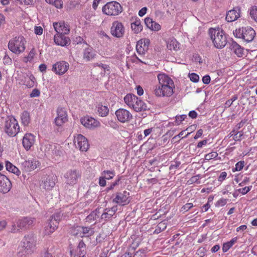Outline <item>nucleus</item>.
Returning <instances> with one entry per match:
<instances>
[{
	"instance_id": "f257e3e1",
	"label": "nucleus",
	"mask_w": 257,
	"mask_h": 257,
	"mask_svg": "<svg viewBox=\"0 0 257 257\" xmlns=\"http://www.w3.org/2000/svg\"><path fill=\"white\" fill-rule=\"evenodd\" d=\"M209 33L214 46L216 48L221 49L225 46L227 39L222 30L211 28L209 29Z\"/></svg>"
},
{
	"instance_id": "f03ea898",
	"label": "nucleus",
	"mask_w": 257,
	"mask_h": 257,
	"mask_svg": "<svg viewBox=\"0 0 257 257\" xmlns=\"http://www.w3.org/2000/svg\"><path fill=\"white\" fill-rule=\"evenodd\" d=\"M4 131L9 136H15L20 131L18 121L13 116L8 117L5 121Z\"/></svg>"
},
{
	"instance_id": "7ed1b4c3",
	"label": "nucleus",
	"mask_w": 257,
	"mask_h": 257,
	"mask_svg": "<svg viewBox=\"0 0 257 257\" xmlns=\"http://www.w3.org/2000/svg\"><path fill=\"white\" fill-rule=\"evenodd\" d=\"M233 33L236 37L242 38L247 42L252 41L256 35L255 31L250 27L236 29Z\"/></svg>"
},
{
	"instance_id": "20e7f679",
	"label": "nucleus",
	"mask_w": 257,
	"mask_h": 257,
	"mask_svg": "<svg viewBox=\"0 0 257 257\" xmlns=\"http://www.w3.org/2000/svg\"><path fill=\"white\" fill-rule=\"evenodd\" d=\"M124 102L136 111L145 110L147 106L140 97H123Z\"/></svg>"
},
{
	"instance_id": "39448f33",
	"label": "nucleus",
	"mask_w": 257,
	"mask_h": 257,
	"mask_svg": "<svg viewBox=\"0 0 257 257\" xmlns=\"http://www.w3.org/2000/svg\"><path fill=\"white\" fill-rule=\"evenodd\" d=\"M25 44L24 38L23 36H19L10 41L8 47L13 53L20 54L25 50Z\"/></svg>"
},
{
	"instance_id": "423d86ee",
	"label": "nucleus",
	"mask_w": 257,
	"mask_h": 257,
	"mask_svg": "<svg viewBox=\"0 0 257 257\" xmlns=\"http://www.w3.org/2000/svg\"><path fill=\"white\" fill-rule=\"evenodd\" d=\"M122 10L120 4L114 1L107 3L102 9L103 13L108 16H117Z\"/></svg>"
},
{
	"instance_id": "0eeeda50",
	"label": "nucleus",
	"mask_w": 257,
	"mask_h": 257,
	"mask_svg": "<svg viewBox=\"0 0 257 257\" xmlns=\"http://www.w3.org/2000/svg\"><path fill=\"white\" fill-rule=\"evenodd\" d=\"M36 244L35 237L32 235H27L22 241V248H24L25 253L31 254L35 250Z\"/></svg>"
},
{
	"instance_id": "6e6552de",
	"label": "nucleus",
	"mask_w": 257,
	"mask_h": 257,
	"mask_svg": "<svg viewBox=\"0 0 257 257\" xmlns=\"http://www.w3.org/2000/svg\"><path fill=\"white\" fill-rule=\"evenodd\" d=\"M34 220V218L31 217H26L19 220L17 223V226L15 224L12 225L11 232L15 233L20 231L23 229L29 227L33 225Z\"/></svg>"
},
{
	"instance_id": "1a4fd4ad",
	"label": "nucleus",
	"mask_w": 257,
	"mask_h": 257,
	"mask_svg": "<svg viewBox=\"0 0 257 257\" xmlns=\"http://www.w3.org/2000/svg\"><path fill=\"white\" fill-rule=\"evenodd\" d=\"M60 146L55 144H46L42 147V150L47 157H55L60 155Z\"/></svg>"
},
{
	"instance_id": "9d476101",
	"label": "nucleus",
	"mask_w": 257,
	"mask_h": 257,
	"mask_svg": "<svg viewBox=\"0 0 257 257\" xmlns=\"http://www.w3.org/2000/svg\"><path fill=\"white\" fill-rule=\"evenodd\" d=\"M73 142L76 147L81 151H86L89 148L87 139L81 134L74 136Z\"/></svg>"
},
{
	"instance_id": "9b49d317",
	"label": "nucleus",
	"mask_w": 257,
	"mask_h": 257,
	"mask_svg": "<svg viewBox=\"0 0 257 257\" xmlns=\"http://www.w3.org/2000/svg\"><path fill=\"white\" fill-rule=\"evenodd\" d=\"M173 84H168L165 86H158L155 89V93L156 96H171L173 93Z\"/></svg>"
},
{
	"instance_id": "f8f14e48",
	"label": "nucleus",
	"mask_w": 257,
	"mask_h": 257,
	"mask_svg": "<svg viewBox=\"0 0 257 257\" xmlns=\"http://www.w3.org/2000/svg\"><path fill=\"white\" fill-rule=\"evenodd\" d=\"M57 177L53 174L45 177L40 185L41 188L46 191L51 190L55 185Z\"/></svg>"
},
{
	"instance_id": "ddd939ff",
	"label": "nucleus",
	"mask_w": 257,
	"mask_h": 257,
	"mask_svg": "<svg viewBox=\"0 0 257 257\" xmlns=\"http://www.w3.org/2000/svg\"><path fill=\"white\" fill-rule=\"evenodd\" d=\"M115 116L118 121L121 123L128 122L133 117L131 113L124 108H119L115 111Z\"/></svg>"
},
{
	"instance_id": "4468645a",
	"label": "nucleus",
	"mask_w": 257,
	"mask_h": 257,
	"mask_svg": "<svg viewBox=\"0 0 257 257\" xmlns=\"http://www.w3.org/2000/svg\"><path fill=\"white\" fill-rule=\"evenodd\" d=\"M57 116L55 119V123L57 126H62L68 120V115L66 109L59 107L57 110Z\"/></svg>"
},
{
	"instance_id": "2eb2a0df",
	"label": "nucleus",
	"mask_w": 257,
	"mask_h": 257,
	"mask_svg": "<svg viewBox=\"0 0 257 257\" xmlns=\"http://www.w3.org/2000/svg\"><path fill=\"white\" fill-rule=\"evenodd\" d=\"M64 177L67 184L74 185L77 183L78 179L80 177V174L76 170H71L66 173Z\"/></svg>"
},
{
	"instance_id": "dca6fc26",
	"label": "nucleus",
	"mask_w": 257,
	"mask_h": 257,
	"mask_svg": "<svg viewBox=\"0 0 257 257\" xmlns=\"http://www.w3.org/2000/svg\"><path fill=\"white\" fill-rule=\"evenodd\" d=\"M69 68V64L64 61L56 62L53 65L52 71L56 74L62 75L65 74Z\"/></svg>"
},
{
	"instance_id": "f3484780",
	"label": "nucleus",
	"mask_w": 257,
	"mask_h": 257,
	"mask_svg": "<svg viewBox=\"0 0 257 257\" xmlns=\"http://www.w3.org/2000/svg\"><path fill=\"white\" fill-rule=\"evenodd\" d=\"M22 169L26 172H31L40 166V162L35 158H30L21 164Z\"/></svg>"
},
{
	"instance_id": "a211bd4d",
	"label": "nucleus",
	"mask_w": 257,
	"mask_h": 257,
	"mask_svg": "<svg viewBox=\"0 0 257 257\" xmlns=\"http://www.w3.org/2000/svg\"><path fill=\"white\" fill-rule=\"evenodd\" d=\"M81 124L85 127L94 129L100 126V122L95 118L89 116H86L80 120Z\"/></svg>"
},
{
	"instance_id": "6ab92c4d",
	"label": "nucleus",
	"mask_w": 257,
	"mask_h": 257,
	"mask_svg": "<svg viewBox=\"0 0 257 257\" xmlns=\"http://www.w3.org/2000/svg\"><path fill=\"white\" fill-rule=\"evenodd\" d=\"M124 28L121 23L115 21L111 27V34L117 38L122 37L124 34Z\"/></svg>"
},
{
	"instance_id": "aec40b11",
	"label": "nucleus",
	"mask_w": 257,
	"mask_h": 257,
	"mask_svg": "<svg viewBox=\"0 0 257 257\" xmlns=\"http://www.w3.org/2000/svg\"><path fill=\"white\" fill-rule=\"evenodd\" d=\"M130 194L126 191L122 193H117L116 197L113 199V202L119 205H124L127 204L130 202Z\"/></svg>"
},
{
	"instance_id": "412c9836",
	"label": "nucleus",
	"mask_w": 257,
	"mask_h": 257,
	"mask_svg": "<svg viewBox=\"0 0 257 257\" xmlns=\"http://www.w3.org/2000/svg\"><path fill=\"white\" fill-rule=\"evenodd\" d=\"M12 188V183L10 180L4 175L0 173V192L8 193Z\"/></svg>"
},
{
	"instance_id": "4be33fe9",
	"label": "nucleus",
	"mask_w": 257,
	"mask_h": 257,
	"mask_svg": "<svg viewBox=\"0 0 257 257\" xmlns=\"http://www.w3.org/2000/svg\"><path fill=\"white\" fill-rule=\"evenodd\" d=\"M65 34L57 33L54 36V40L55 44L61 46H66L70 44V39L65 36Z\"/></svg>"
},
{
	"instance_id": "5701e85b",
	"label": "nucleus",
	"mask_w": 257,
	"mask_h": 257,
	"mask_svg": "<svg viewBox=\"0 0 257 257\" xmlns=\"http://www.w3.org/2000/svg\"><path fill=\"white\" fill-rule=\"evenodd\" d=\"M240 9L236 7L233 9L228 11L226 15V20L228 22H232L236 20L240 17Z\"/></svg>"
},
{
	"instance_id": "b1692460",
	"label": "nucleus",
	"mask_w": 257,
	"mask_h": 257,
	"mask_svg": "<svg viewBox=\"0 0 257 257\" xmlns=\"http://www.w3.org/2000/svg\"><path fill=\"white\" fill-rule=\"evenodd\" d=\"M35 137L32 134H26L23 137V145L27 150L30 149L34 144Z\"/></svg>"
},
{
	"instance_id": "393cba45",
	"label": "nucleus",
	"mask_w": 257,
	"mask_h": 257,
	"mask_svg": "<svg viewBox=\"0 0 257 257\" xmlns=\"http://www.w3.org/2000/svg\"><path fill=\"white\" fill-rule=\"evenodd\" d=\"M53 27L57 33L68 34L70 32V29L68 25L64 22L53 23Z\"/></svg>"
},
{
	"instance_id": "a878e982",
	"label": "nucleus",
	"mask_w": 257,
	"mask_h": 257,
	"mask_svg": "<svg viewBox=\"0 0 257 257\" xmlns=\"http://www.w3.org/2000/svg\"><path fill=\"white\" fill-rule=\"evenodd\" d=\"M229 49L239 57H242L243 55V48L234 41L229 43Z\"/></svg>"
},
{
	"instance_id": "bb28decb",
	"label": "nucleus",
	"mask_w": 257,
	"mask_h": 257,
	"mask_svg": "<svg viewBox=\"0 0 257 257\" xmlns=\"http://www.w3.org/2000/svg\"><path fill=\"white\" fill-rule=\"evenodd\" d=\"M57 222L55 223L53 219H50L45 226L44 233L45 235H49L53 233L57 228Z\"/></svg>"
},
{
	"instance_id": "cd10ccee",
	"label": "nucleus",
	"mask_w": 257,
	"mask_h": 257,
	"mask_svg": "<svg viewBox=\"0 0 257 257\" xmlns=\"http://www.w3.org/2000/svg\"><path fill=\"white\" fill-rule=\"evenodd\" d=\"M158 79L159 82L158 86H160V87L168 84H173V80L165 74H159L158 75Z\"/></svg>"
},
{
	"instance_id": "c85d7f7f",
	"label": "nucleus",
	"mask_w": 257,
	"mask_h": 257,
	"mask_svg": "<svg viewBox=\"0 0 257 257\" xmlns=\"http://www.w3.org/2000/svg\"><path fill=\"white\" fill-rule=\"evenodd\" d=\"M116 210V206H113L110 209H105L101 215V218L105 220L110 219L115 214Z\"/></svg>"
},
{
	"instance_id": "c756f323",
	"label": "nucleus",
	"mask_w": 257,
	"mask_h": 257,
	"mask_svg": "<svg viewBox=\"0 0 257 257\" xmlns=\"http://www.w3.org/2000/svg\"><path fill=\"white\" fill-rule=\"evenodd\" d=\"M95 56V51L92 48H86L83 52V58L88 61L94 58Z\"/></svg>"
},
{
	"instance_id": "7c9ffc66",
	"label": "nucleus",
	"mask_w": 257,
	"mask_h": 257,
	"mask_svg": "<svg viewBox=\"0 0 257 257\" xmlns=\"http://www.w3.org/2000/svg\"><path fill=\"white\" fill-rule=\"evenodd\" d=\"M97 112L98 115L101 117L107 116L109 113V109L106 105H103L101 103H99L97 106Z\"/></svg>"
},
{
	"instance_id": "2f4dec72",
	"label": "nucleus",
	"mask_w": 257,
	"mask_h": 257,
	"mask_svg": "<svg viewBox=\"0 0 257 257\" xmlns=\"http://www.w3.org/2000/svg\"><path fill=\"white\" fill-rule=\"evenodd\" d=\"M131 28L135 33L138 34L143 30V26L141 25L139 19H135V22L132 23Z\"/></svg>"
},
{
	"instance_id": "473e14b6",
	"label": "nucleus",
	"mask_w": 257,
	"mask_h": 257,
	"mask_svg": "<svg viewBox=\"0 0 257 257\" xmlns=\"http://www.w3.org/2000/svg\"><path fill=\"white\" fill-rule=\"evenodd\" d=\"M6 168L7 171L16 174L18 176L21 174L20 171L9 161H7L6 163Z\"/></svg>"
},
{
	"instance_id": "72a5a7b5",
	"label": "nucleus",
	"mask_w": 257,
	"mask_h": 257,
	"mask_svg": "<svg viewBox=\"0 0 257 257\" xmlns=\"http://www.w3.org/2000/svg\"><path fill=\"white\" fill-rule=\"evenodd\" d=\"M21 119L22 123L25 125L27 126L30 123L31 118L29 112L27 111H24L21 115Z\"/></svg>"
},
{
	"instance_id": "f704fd0d",
	"label": "nucleus",
	"mask_w": 257,
	"mask_h": 257,
	"mask_svg": "<svg viewBox=\"0 0 257 257\" xmlns=\"http://www.w3.org/2000/svg\"><path fill=\"white\" fill-rule=\"evenodd\" d=\"M100 215L99 209H96L95 211L92 212L86 218V221L91 222L92 220H96Z\"/></svg>"
},
{
	"instance_id": "c9c22d12",
	"label": "nucleus",
	"mask_w": 257,
	"mask_h": 257,
	"mask_svg": "<svg viewBox=\"0 0 257 257\" xmlns=\"http://www.w3.org/2000/svg\"><path fill=\"white\" fill-rule=\"evenodd\" d=\"M167 48L171 50H177L179 48V43L175 39L169 40L167 42Z\"/></svg>"
},
{
	"instance_id": "e433bc0d",
	"label": "nucleus",
	"mask_w": 257,
	"mask_h": 257,
	"mask_svg": "<svg viewBox=\"0 0 257 257\" xmlns=\"http://www.w3.org/2000/svg\"><path fill=\"white\" fill-rule=\"evenodd\" d=\"M82 230L83 233V237H88L91 236L94 233V228L90 227L82 226Z\"/></svg>"
},
{
	"instance_id": "4c0bfd02",
	"label": "nucleus",
	"mask_w": 257,
	"mask_h": 257,
	"mask_svg": "<svg viewBox=\"0 0 257 257\" xmlns=\"http://www.w3.org/2000/svg\"><path fill=\"white\" fill-rule=\"evenodd\" d=\"M82 230V226H77L71 229V233L73 235L82 237L83 233Z\"/></svg>"
},
{
	"instance_id": "58836bf2",
	"label": "nucleus",
	"mask_w": 257,
	"mask_h": 257,
	"mask_svg": "<svg viewBox=\"0 0 257 257\" xmlns=\"http://www.w3.org/2000/svg\"><path fill=\"white\" fill-rule=\"evenodd\" d=\"M65 217V216H64L63 213H62L61 212H59L56 213L54 215H53L51 216L50 219H53V221L55 223L57 222V224L58 225L60 221L63 218H64Z\"/></svg>"
},
{
	"instance_id": "ea45409f",
	"label": "nucleus",
	"mask_w": 257,
	"mask_h": 257,
	"mask_svg": "<svg viewBox=\"0 0 257 257\" xmlns=\"http://www.w3.org/2000/svg\"><path fill=\"white\" fill-rule=\"evenodd\" d=\"M115 175V173L113 170H104L101 173V175L107 180L111 179Z\"/></svg>"
},
{
	"instance_id": "a19ab883",
	"label": "nucleus",
	"mask_w": 257,
	"mask_h": 257,
	"mask_svg": "<svg viewBox=\"0 0 257 257\" xmlns=\"http://www.w3.org/2000/svg\"><path fill=\"white\" fill-rule=\"evenodd\" d=\"M236 238H232L230 241L224 243L223 244L222 250L223 252H226L236 241Z\"/></svg>"
},
{
	"instance_id": "79ce46f5",
	"label": "nucleus",
	"mask_w": 257,
	"mask_h": 257,
	"mask_svg": "<svg viewBox=\"0 0 257 257\" xmlns=\"http://www.w3.org/2000/svg\"><path fill=\"white\" fill-rule=\"evenodd\" d=\"M46 3L55 6V7L58 9L62 8L63 3L62 0H45Z\"/></svg>"
},
{
	"instance_id": "37998d69",
	"label": "nucleus",
	"mask_w": 257,
	"mask_h": 257,
	"mask_svg": "<svg viewBox=\"0 0 257 257\" xmlns=\"http://www.w3.org/2000/svg\"><path fill=\"white\" fill-rule=\"evenodd\" d=\"M143 40H139L136 45V50L138 53L142 54L145 53V48L143 47Z\"/></svg>"
},
{
	"instance_id": "c03bdc74",
	"label": "nucleus",
	"mask_w": 257,
	"mask_h": 257,
	"mask_svg": "<svg viewBox=\"0 0 257 257\" xmlns=\"http://www.w3.org/2000/svg\"><path fill=\"white\" fill-rule=\"evenodd\" d=\"M249 14L251 18L257 22V7L253 6L250 9Z\"/></svg>"
},
{
	"instance_id": "a18cd8bd",
	"label": "nucleus",
	"mask_w": 257,
	"mask_h": 257,
	"mask_svg": "<svg viewBox=\"0 0 257 257\" xmlns=\"http://www.w3.org/2000/svg\"><path fill=\"white\" fill-rule=\"evenodd\" d=\"M103 123L107 126H109L112 128H116V124L113 121L112 119L109 120L108 119L106 120H104L103 121Z\"/></svg>"
},
{
	"instance_id": "49530a36",
	"label": "nucleus",
	"mask_w": 257,
	"mask_h": 257,
	"mask_svg": "<svg viewBox=\"0 0 257 257\" xmlns=\"http://www.w3.org/2000/svg\"><path fill=\"white\" fill-rule=\"evenodd\" d=\"M218 156V154L216 152H212L206 154L205 156V159L210 160L216 158Z\"/></svg>"
},
{
	"instance_id": "de8ad7c7",
	"label": "nucleus",
	"mask_w": 257,
	"mask_h": 257,
	"mask_svg": "<svg viewBox=\"0 0 257 257\" xmlns=\"http://www.w3.org/2000/svg\"><path fill=\"white\" fill-rule=\"evenodd\" d=\"M244 165V161H239L236 164L235 168L233 169L232 170L233 172L239 171L243 168Z\"/></svg>"
},
{
	"instance_id": "09e8293b",
	"label": "nucleus",
	"mask_w": 257,
	"mask_h": 257,
	"mask_svg": "<svg viewBox=\"0 0 257 257\" xmlns=\"http://www.w3.org/2000/svg\"><path fill=\"white\" fill-rule=\"evenodd\" d=\"M187 117L185 114H182L180 115H177L175 117V122L176 125H179L183 120H184Z\"/></svg>"
},
{
	"instance_id": "8fccbe9b",
	"label": "nucleus",
	"mask_w": 257,
	"mask_h": 257,
	"mask_svg": "<svg viewBox=\"0 0 257 257\" xmlns=\"http://www.w3.org/2000/svg\"><path fill=\"white\" fill-rule=\"evenodd\" d=\"M189 77L191 81L193 82H197L199 80V77L198 75L195 73H192L189 74Z\"/></svg>"
},
{
	"instance_id": "3c124183",
	"label": "nucleus",
	"mask_w": 257,
	"mask_h": 257,
	"mask_svg": "<svg viewBox=\"0 0 257 257\" xmlns=\"http://www.w3.org/2000/svg\"><path fill=\"white\" fill-rule=\"evenodd\" d=\"M193 206V205L191 203H186L181 207V211L185 212L191 209Z\"/></svg>"
},
{
	"instance_id": "603ef678",
	"label": "nucleus",
	"mask_w": 257,
	"mask_h": 257,
	"mask_svg": "<svg viewBox=\"0 0 257 257\" xmlns=\"http://www.w3.org/2000/svg\"><path fill=\"white\" fill-rule=\"evenodd\" d=\"M36 54V53L35 49L34 48L32 49L29 52L28 57H27V61H31L32 60Z\"/></svg>"
},
{
	"instance_id": "864d4df0",
	"label": "nucleus",
	"mask_w": 257,
	"mask_h": 257,
	"mask_svg": "<svg viewBox=\"0 0 257 257\" xmlns=\"http://www.w3.org/2000/svg\"><path fill=\"white\" fill-rule=\"evenodd\" d=\"M200 179V176L199 175L193 176L190 178V179L188 181L190 184H192L194 183H196L197 184H199L200 181H199V179Z\"/></svg>"
},
{
	"instance_id": "5fc2aeb1",
	"label": "nucleus",
	"mask_w": 257,
	"mask_h": 257,
	"mask_svg": "<svg viewBox=\"0 0 257 257\" xmlns=\"http://www.w3.org/2000/svg\"><path fill=\"white\" fill-rule=\"evenodd\" d=\"M251 188H252L251 186L245 187L244 188L239 189L238 190V191L239 193H241L242 195H244V194H246L247 192H248L250 190Z\"/></svg>"
},
{
	"instance_id": "6e6d98bb",
	"label": "nucleus",
	"mask_w": 257,
	"mask_h": 257,
	"mask_svg": "<svg viewBox=\"0 0 257 257\" xmlns=\"http://www.w3.org/2000/svg\"><path fill=\"white\" fill-rule=\"evenodd\" d=\"M154 22V21H153L151 18L149 17L146 18L145 19V23L146 26L149 29H150L151 27H152V25L153 24Z\"/></svg>"
},
{
	"instance_id": "4d7b16f0",
	"label": "nucleus",
	"mask_w": 257,
	"mask_h": 257,
	"mask_svg": "<svg viewBox=\"0 0 257 257\" xmlns=\"http://www.w3.org/2000/svg\"><path fill=\"white\" fill-rule=\"evenodd\" d=\"M227 200H228V199H224V198H221V199H219L216 202V206L220 207V206H223L225 205L226 204Z\"/></svg>"
},
{
	"instance_id": "13d9d810",
	"label": "nucleus",
	"mask_w": 257,
	"mask_h": 257,
	"mask_svg": "<svg viewBox=\"0 0 257 257\" xmlns=\"http://www.w3.org/2000/svg\"><path fill=\"white\" fill-rule=\"evenodd\" d=\"M161 26L156 22H154L152 27L150 29L155 31H158L161 29Z\"/></svg>"
},
{
	"instance_id": "bf43d9fd",
	"label": "nucleus",
	"mask_w": 257,
	"mask_h": 257,
	"mask_svg": "<svg viewBox=\"0 0 257 257\" xmlns=\"http://www.w3.org/2000/svg\"><path fill=\"white\" fill-rule=\"evenodd\" d=\"M134 257H146L144 250H139L135 253Z\"/></svg>"
},
{
	"instance_id": "052dcab7",
	"label": "nucleus",
	"mask_w": 257,
	"mask_h": 257,
	"mask_svg": "<svg viewBox=\"0 0 257 257\" xmlns=\"http://www.w3.org/2000/svg\"><path fill=\"white\" fill-rule=\"evenodd\" d=\"M22 4L23 3L26 5H33L34 4V0H16Z\"/></svg>"
},
{
	"instance_id": "680f3d73",
	"label": "nucleus",
	"mask_w": 257,
	"mask_h": 257,
	"mask_svg": "<svg viewBox=\"0 0 257 257\" xmlns=\"http://www.w3.org/2000/svg\"><path fill=\"white\" fill-rule=\"evenodd\" d=\"M121 177H119L114 182H113L109 187L107 188V190H112L114 187L118 185L119 181H120Z\"/></svg>"
},
{
	"instance_id": "e2e57ef3",
	"label": "nucleus",
	"mask_w": 257,
	"mask_h": 257,
	"mask_svg": "<svg viewBox=\"0 0 257 257\" xmlns=\"http://www.w3.org/2000/svg\"><path fill=\"white\" fill-rule=\"evenodd\" d=\"M242 135H243V133L241 131L238 132L236 134H235L233 136V139L235 141L240 140L241 139V138L242 136Z\"/></svg>"
},
{
	"instance_id": "0e129e2a",
	"label": "nucleus",
	"mask_w": 257,
	"mask_h": 257,
	"mask_svg": "<svg viewBox=\"0 0 257 257\" xmlns=\"http://www.w3.org/2000/svg\"><path fill=\"white\" fill-rule=\"evenodd\" d=\"M4 62L6 64H11L12 63V60L8 55H5L4 57Z\"/></svg>"
},
{
	"instance_id": "69168bd1",
	"label": "nucleus",
	"mask_w": 257,
	"mask_h": 257,
	"mask_svg": "<svg viewBox=\"0 0 257 257\" xmlns=\"http://www.w3.org/2000/svg\"><path fill=\"white\" fill-rule=\"evenodd\" d=\"M30 254H27L25 252L24 248H22L19 251L18 256V257H27Z\"/></svg>"
},
{
	"instance_id": "338daca9",
	"label": "nucleus",
	"mask_w": 257,
	"mask_h": 257,
	"mask_svg": "<svg viewBox=\"0 0 257 257\" xmlns=\"http://www.w3.org/2000/svg\"><path fill=\"white\" fill-rule=\"evenodd\" d=\"M227 176V173L225 172H222L220 174L219 176L218 177V180L219 182H222L223 180H225Z\"/></svg>"
},
{
	"instance_id": "774afa93",
	"label": "nucleus",
	"mask_w": 257,
	"mask_h": 257,
	"mask_svg": "<svg viewBox=\"0 0 257 257\" xmlns=\"http://www.w3.org/2000/svg\"><path fill=\"white\" fill-rule=\"evenodd\" d=\"M106 179L103 176L99 178V184L100 186L104 187L106 185Z\"/></svg>"
}]
</instances>
